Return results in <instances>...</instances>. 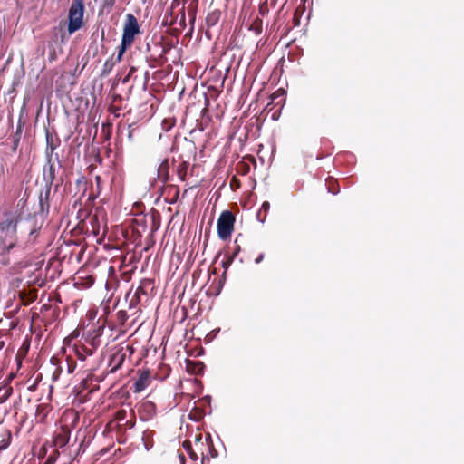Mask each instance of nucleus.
Returning a JSON list of instances; mask_svg holds the SVG:
<instances>
[{
  "label": "nucleus",
  "mask_w": 464,
  "mask_h": 464,
  "mask_svg": "<svg viewBox=\"0 0 464 464\" xmlns=\"http://www.w3.org/2000/svg\"><path fill=\"white\" fill-rule=\"evenodd\" d=\"M18 218L14 215H7L0 222V246L3 251H10L16 244Z\"/></svg>",
  "instance_id": "f257e3e1"
},
{
  "label": "nucleus",
  "mask_w": 464,
  "mask_h": 464,
  "mask_svg": "<svg viewBox=\"0 0 464 464\" xmlns=\"http://www.w3.org/2000/svg\"><path fill=\"white\" fill-rule=\"evenodd\" d=\"M140 33V26L136 17L128 14L126 16V22L123 26V33L121 46L117 54V61H121L123 53L127 48L131 45L134 41L135 35Z\"/></svg>",
  "instance_id": "f03ea898"
},
{
  "label": "nucleus",
  "mask_w": 464,
  "mask_h": 464,
  "mask_svg": "<svg viewBox=\"0 0 464 464\" xmlns=\"http://www.w3.org/2000/svg\"><path fill=\"white\" fill-rule=\"evenodd\" d=\"M84 5L82 0H73L69 9L68 32L72 34L82 24Z\"/></svg>",
  "instance_id": "7ed1b4c3"
},
{
  "label": "nucleus",
  "mask_w": 464,
  "mask_h": 464,
  "mask_svg": "<svg viewBox=\"0 0 464 464\" xmlns=\"http://www.w3.org/2000/svg\"><path fill=\"white\" fill-rule=\"evenodd\" d=\"M235 217L228 211H223L218 219V234L219 238L226 240L230 237L234 228Z\"/></svg>",
  "instance_id": "20e7f679"
},
{
  "label": "nucleus",
  "mask_w": 464,
  "mask_h": 464,
  "mask_svg": "<svg viewBox=\"0 0 464 464\" xmlns=\"http://www.w3.org/2000/svg\"><path fill=\"white\" fill-rule=\"evenodd\" d=\"M54 146L53 144H49V140L47 139V148H46V158H47V165L44 168V178L46 183L52 184L55 179V166L54 163L52 162L53 153L54 150Z\"/></svg>",
  "instance_id": "39448f33"
},
{
  "label": "nucleus",
  "mask_w": 464,
  "mask_h": 464,
  "mask_svg": "<svg viewBox=\"0 0 464 464\" xmlns=\"http://www.w3.org/2000/svg\"><path fill=\"white\" fill-rule=\"evenodd\" d=\"M150 372L142 371L133 384L134 392H141L150 385Z\"/></svg>",
  "instance_id": "423d86ee"
},
{
  "label": "nucleus",
  "mask_w": 464,
  "mask_h": 464,
  "mask_svg": "<svg viewBox=\"0 0 464 464\" xmlns=\"http://www.w3.org/2000/svg\"><path fill=\"white\" fill-rule=\"evenodd\" d=\"M135 130L132 124L123 125L120 123L118 125L117 135L119 137L126 136L128 142L132 143L135 141Z\"/></svg>",
  "instance_id": "0eeeda50"
},
{
  "label": "nucleus",
  "mask_w": 464,
  "mask_h": 464,
  "mask_svg": "<svg viewBox=\"0 0 464 464\" xmlns=\"http://www.w3.org/2000/svg\"><path fill=\"white\" fill-rule=\"evenodd\" d=\"M126 359V353L122 351H119L113 353L110 360V366L111 367V372H115L120 369Z\"/></svg>",
  "instance_id": "6e6552de"
},
{
  "label": "nucleus",
  "mask_w": 464,
  "mask_h": 464,
  "mask_svg": "<svg viewBox=\"0 0 464 464\" xmlns=\"http://www.w3.org/2000/svg\"><path fill=\"white\" fill-rule=\"evenodd\" d=\"M154 181L159 179L163 186L169 179V161L168 160H163L158 167L157 177L153 178Z\"/></svg>",
  "instance_id": "1a4fd4ad"
},
{
  "label": "nucleus",
  "mask_w": 464,
  "mask_h": 464,
  "mask_svg": "<svg viewBox=\"0 0 464 464\" xmlns=\"http://www.w3.org/2000/svg\"><path fill=\"white\" fill-rule=\"evenodd\" d=\"M285 89H277L274 93L271 94V103H275V105H279L281 110L285 102Z\"/></svg>",
  "instance_id": "9d476101"
},
{
  "label": "nucleus",
  "mask_w": 464,
  "mask_h": 464,
  "mask_svg": "<svg viewBox=\"0 0 464 464\" xmlns=\"http://www.w3.org/2000/svg\"><path fill=\"white\" fill-rule=\"evenodd\" d=\"M13 389L8 385L0 387V403L5 402L12 394Z\"/></svg>",
  "instance_id": "9b49d317"
},
{
  "label": "nucleus",
  "mask_w": 464,
  "mask_h": 464,
  "mask_svg": "<svg viewBox=\"0 0 464 464\" xmlns=\"http://www.w3.org/2000/svg\"><path fill=\"white\" fill-rule=\"evenodd\" d=\"M69 431L68 430H63L62 433L58 434L56 436V443L59 444L61 447L66 445L69 441Z\"/></svg>",
  "instance_id": "f8f14e48"
},
{
  "label": "nucleus",
  "mask_w": 464,
  "mask_h": 464,
  "mask_svg": "<svg viewBox=\"0 0 464 464\" xmlns=\"http://www.w3.org/2000/svg\"><path fill=\"white\" fill-rule=\"evenodd\" d=\"M116 62H118L117 57L115 59L113 57H111V59H108L103 65V72H110L112 69V67L114 66Z\"/></svg>",
  "instance_id": "ddd939ff"
},
{
  "label": "nucleus",
  "mask_w": 464,
  "mask_h": 464,
  "mask_svg": "<svg viewBox=\"0 0 464 464\" xmlns=\"http://www.w3.org/2000/svg\"><path fill=\"white\" fill-rule=\"evenodd\" d=\"M250 30L253 31L256 34H260L262 33V23L260 21L254 23L250 26Z\"/></svg>",
  "instance_id": "4468645a"
},
{
  "label": "nucleus",
  "mask_w": 464,
  "mask_h": 464,
  "mask_svg": "<svg viewBox=\"0 0 464 464\" xmlns=\"http://www.w3.org/2000/svg\"><path fill=\"white\" fill-rule=\"evenodd\" d=\"M154 408H155L154 404L150 401H146V402L142 403L140 406V409L142 411H149V412L153 411Z\"/></svg>",
  "instance_id": "2eb2a0df"
},
{
  "label": "nucleus",
  "mask_w": 464,
  "mask_h": 464,
  "mask_svg": "<svg viewBox=\"0 0 464 464\" xmlns=\"http://www.w3.org/2000/svg\"><path fill=\"white\" fill-rule=\"evenodd\" d=\"M109 98L111 99V104H116L118 101H121V97L115 92H110Z\"/></svg>",
  "instance_id": "dca6fc26"
},
{
  "label": "nucleus",
  "mask_w": 464,
  "mask_h": 464,
  "mask_svg": "<svg viewBox=\"0 0 464 464\" xmlns=\"http://www.w3.org/2000/svg\"><path fill=\"white\" fill-rule=\"evenodd\" d=\"M121 107L117 104H111L109 110L111 113H113L116 117H118L120 115L119 111H121Z\"/></svg>",
  "instance_id": "f3484780"
},
{
  "label": "nucleus",
  "mask_w": 464,
  "mask_h": 464,
  "mask_svg": "<svg viewBox=\"0 0 464 464\" xmlns=\"http://www.w3.org/2000/svg\"><path fill=\"white\" fill-rule=\"evenodd\" d=\"M268 12L267 0L260 5V13L264 15Z\"/></svg>",
  "instance_id": "a211bd4d"
},
{
  "label": "nucleus",
  "mask_w": 464,
  "mask_h": 464,
  "mask_svg": "<svg viewBox=\"0 0 464 464\" xmlns=\"http://www.w3.org/2000/svg\"><path fill=\"white\" fill-rule=\"evenodd\" d=\"M9 446V440H3L0 443V450H5Z\"/></svg>",
  "instance_id": "6ab92c4d"
},
{
  "label": "nucleus",
  "mask_w": 464,
  "mask_h": 464,
  "mask_svg": "<svg viewBox=\"0 0 464 464\" xmlns=\"http://www.w3.org/2000/svg\"><path fill=\"white\" fill-rule=\"evenodd\" d=\"M233 260V257H229L227 261H223V267L227 270V267L232 264Z\"/></svg>",
  "instance_id": "aec40b11"
},
{
  "label": "nucleus",
  "mask_w": 464,
  "mask_h": 464,
  "mask_svg": "<svg viewBox=\"0 0 464 464\" xmlns=\"http://www.w3.org/2000/svg\"><path fill=\"white\" fill-rule=\"evenodd\" d=\"M269 207H270L269 202L265 201V202L262 204L261 208H262V209H264L265 211H267V210L269 209Z\"/></svg>",
  "instance_id": "412c9836"
},
{
  "label": "nucleus",
  "mask_w": 464,
  "mask_h": 464,
  "mask_svg": "<svg viewBox=\"0 0 464 464\" xmlns=\"http://www.w3.org/2000/svg\"><path fill=\"white\" fill-rule=\"evenodd\" d=\"M264 259V254H260L255 260L256 264L261 263V261Z\"/></svg>",
  "instance_id": "4be33fe9"
},
{
  "label": "nucleus",
  "mask_w": 464,
  "mask_h": 464,
  "mask_svg": "<svg viewBox=\"0 0 464 464\" xmlns=\"http://www.w3.org/2000/svg\"><path fill=\"white\" fill-rule=\"evenodd\" d=\"M239 250H240V246H237L233 255L230 257H233V259H234L237 256V255L238 254Z\"/></svg>",
  "instance_id": "5701e85b"
},
{
  "label": "nucleus",
  "mask_w": 464,
  "mask_h": 464,
  "mask_svg": "<svg viewBox=\"0 0 464 464\" xmlns=\"http://www.w3.org/2000/svg\"><path fill=\"white\" fill-rule=\"evenodd\" d=\"M54 462V459L53 457H49L44 464H53Z\"/></svg>",
  "instance_id": "b1692460"
},
{
  "label": "nucleus",
  "mask_w": 464,
  "mask_h": 464,
  "mask_svg": "<svg viewBox=\"0 0 464 464\" xmlns=\"http://www.w3.org/2000/svg\"><path fill=\"white\" fill-rule=\"evenodd\" d=\"M202 96H203V98H204V102H205V104L207 105V104H208L207 93H206V92H202Z\"/></svg>",
  "instance_id": "393cba45"
},
{
  "label": "nucleus",
  "mask_w": 464,
  "mask_h": 464,
  "mask_svg": "<svg viewBox=\"0 0 464 464\" xmlns=\"http://www.w3.org/2000/svg\"><path fill=\"white\" fill-rule=\"evenodd\" d=\"M272 118H273L274 120H277V119H278V115L276 114V112H275V113L273 114Z\"/></svg>",
  "instance_id": "a878e982"
},
{
  "label": "nucleus",
  "mask_w": 464,
  "mask_h": 464,
  "mask_svg": "<svg viewBox=\"0 0 464 464\" xmlns=\"http://www.w3.org/2000/svg\"><path fill=\"white\" fill-rule=\"evenodd\" d=\"M73 370H74V368H71V367L69 366V368H68V372H69V373H72V372H73Z\"/></svg>",
  "instance_id": "bb28decb"
},
{
  "label": "nucleus",
  "mask_w": 464,
  "mask_h": 464,
  "mask_svg": "<svg viewBox=\"0 0 464 464\" xmlns=\"http://www.w3.org/2000/svg\"><path fill=\"white\" fill-rule=\"evenodd\" d=\"M271 4H272L273 5H276V0H271Z\"/></svg>",
  "instance_id": "cd10ccee"
},
{
  "label": "nucleus",
  "mask_w": 464,
  "mask_h": 464,
  "mask_svg": "<svg viewBox=\"0 0 464 464\" xmlns=\"http://www.w3.org/2000/svg\"><path fill=\"white\" fill-rule=\"evenodd\" d=\"M122 140H121V144H120V150H122V144H121Z\"/></svg>",
  "instance_id": "c85d7f7f"
},
{
  "label": "nucleus",
  "mask_w": 464,
  "mask_h": 464,
  "mask_svg": "<svg viewBox=\"0 0 464 464\" xmlns=\"http://www.w3.org/2000/svg\"><path fill=\"white\" fill-rule=\"evenodd\" d=\"M184 91H185V89H182L180 95H182L184 93Z\"/></svg>",
  "instance_id": "c756f323"
}]
</instances>
